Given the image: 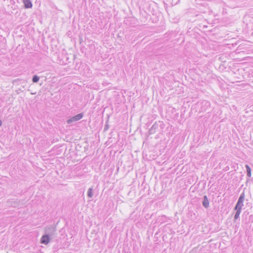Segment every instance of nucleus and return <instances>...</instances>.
<instances>
[{
  "label": "nucleus",
  "mask_w": 253,
  "mask_h": 253,
  "mask_svg": "<svg viewBox=\"0 0 253 253\" xmlns=\"http://www.w3.org/2000/svg\"><path fill=\"white\" fill-rule=\"evenodd\" d=\"M45 233L46 235L50 237H52L56 232L55 228L52 226H46L44 229Z\"/></svg>",
  "instance_id": "1"
},
{
  "label": "nucleus",
  "mask_w": 253,
  "mask_h": 253,
  "mask_svg": "<svg viewBox=\"0 0 253 253\" xmlns=\"http://www.w3.org/2000/svg\"><path fill=\"white\" fill-rule=\"evenodd\" d=\"M245 198V194L243 193L241 194L237 203L236 204L234 210H241L242 207L243 206V202Z\"/></svg>",
  "instance_id": "2"
},
{
  "label": "nucleus",
  "mask_w": 253,
  "mask_h": 253,
  "mask_svg": "<svg viewBox=\"0 0 253 253\" xmlns=\"http://www.w3.org/2000/svg\"><path fill=\"white\" fill-rule=\"evenodd\" d=\"M83 115L82 114H79L72 117L71 118L67 120V123L68 124H71L73 122L80 120V119H81L83 118Z\"/></svg>",
  "instance_id": "3"
},
{
  "label": "nucleus",
  "mask_w": 253,
  "mask_h": 253,
  "mask_svg": "<svg viewBox=\"0 0 253 253\" xmlns=\"http://www.w3.org/2000/svg\"><path fill=\"white\" fill-rule=\"evenodd\" d=\"M50 242V237L46 234L43 235L41 239V243L44 245L48 244Z\"/></svg>",
  "instance_id": "4"
},
{
  "label": "nucleus",
  "mask_w": 253,
  "mask_h": 253,
  "mask_svg": "<svg viewBox=\"0 0 253 253\" xmlns=\"http://www.w3.org/2000/svg\"><path fill=\"white\" fill-rule=\"evenodd\" d=\"M203 206L207 209L209 207V201L207 196H204L203 197V200L202 202Z\"/></svg>",
  "instance_id": "5"
},
{
  "label": "nucleus",
  "mask_w": 253,
  "mask_h": 253,
  "mask_svg": "<svg viewBox=\"0 0 253 253\" xmlns=\"http://www.w3.org/2000/svg\"><path fill=\"white\" fill-rule=\"evenodd\" d=\"M158 127V124L156 123L154 124L151 127L149 130V133L150 134H153L155 132L156 129Z\"/></svg>",
  "instance_id": "6"
},
{
  "label": "nucleus",
  "mask_w": 253,
  "mask_h": 253,
  "mask_svg": "<svg viewBox=\"0 0 253 253\" xmlns=\"http://www.w3.org/2000/svg\"><path fill=\"white\" fill-rule=\"evenodd\" d=\"M25 8H29L32 7V3L30 0H23Z\"/></svg>",
  "instance_id": "7"
},
{
  "label": "nucleus",
  "mask_w": 253,
  "mask_h": 253,
  "mask_svg": "<svg viewBox=\"0 0 253 253\" xmlns=\"http://www.w3.org/2000/svg\"><path fill=\"white\" fill-rule=\"evenodd\" d=\"M245 167L247 170V175L248 177H250L251 176V169L248 165H246Z\"/></svg>",
  "instance_id": "8"
},
{
  "label": "nucleus",
  "mask_w": 253,
  "mask_h": 253,
  "mask_svg": "<svg viewBox=\"0 0 253 253\" xmlns=\"http://www.w3.org/2000/svg\"><path fill=\"white\" fill-rule=\"evenodd\" d=\"M87 196L89 198H92L93 196V189L92 188H89L87 191Z\"/></svg>",
  "instance_id": "9"
},
{
  "label": "nucleus",
  "mask_w": 253,
  "mask_h": 253,
  "mask_svg": "<svg viewBox=\"0 0 253 253\" xmlns=\"http://www.w3.org/2000/svg\"><path fill=\"white\" fill-rule=\"evenodd\" d=\"M235 210L236 211V212L235 216H234V219H237L239 217L241 210Z\"/></svg>",
  "instance_id": "10"
},
{
  "label": "nucleus",
  "mask_w": 253,
  "mask_h": 253,
  "mask_svg": "<svg viewBox=\"0 0 253 253\" xmlns=\"http://www.w3.org/2000/svg\"><path fill=\"white\" fill-rule=\"evenodd\" d=\"M39 79L40 78L38 76L35 75L33 77L32 81L33 83H37L39 81Z\"/></svg>",
  "instance_id": "11"
},
{
  "label": "nucleus",
  "mask_w": 253,
  "mask_h": 253,
  "mask_svg": "<svg viewBox=\"0 0 253 253\" xmlns=\"http://www.w3.org/2000/svg\"><path fill=\"white\" fill-rule=\"evenodd\" d=\"M203 103H204L205 104V105L206 106H209V105H210V103L209 102H207V101H203Z\"/></svg>",
  "instance_id": "12"
},
{
  "label": "nucleus",
  "mask_w": 253,
  "mask_h": 253,
  "mask_svg": "<svg viewBox=\"0 0 253 253\" xmlns=\"http://www.w3.org/2000/svg\"><path fill=\"white\" fill-rule=\"evenodd\" d=\"M2 125V122L1 121V120H0V126H1Z\"/></svg>",
  "instance_id": "13"
}]
</instances>
